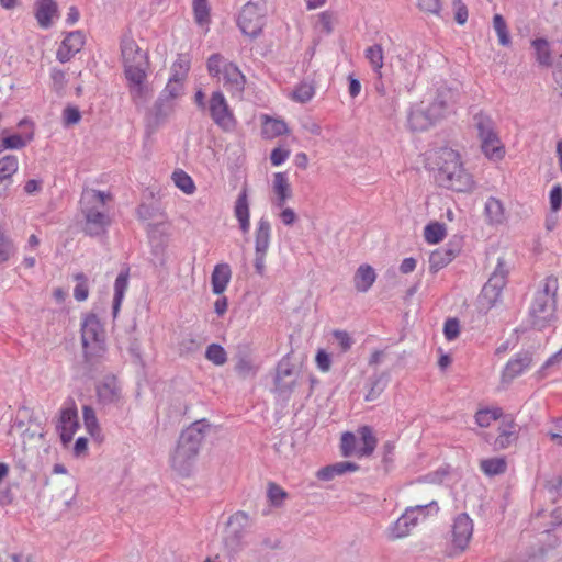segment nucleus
Instances as JSON below:
<instances>
[{"instance_id": "nucleus-1", "label": "nucleus", "mask_w": 562, "mask_h": 562, "mask_svg": "<svg viewBox=\"0 0 562 562\" xmlns=\"http://www.w3.org/2000/svg\"><path fill=\"white\" fill-rule=\"evenodd\" d=\"M436 170V182L446 189L456 192L471 191L475 182L470 172L463 168L460 154L448 147L435 150L428 158Z\"/></svg>"}, {"instance_id": "nucleus-2", "label": "nucleus", "mask_w": 562, "mask_h": 562, "mask_svg": "<svg viewBox=\"0 0 562 562\" xmlns=\"http://www.w3.org/2000/svg\"><path fill=\"white\" fill-rule=\"evenodd\" d=\"M209 428L207 420L200 419L181 431L170 459L171 468L180 475L188 476L190 474Z\"/></svg>"}, {"instance_id": "nucleus-3", "label": "nucleus", "mask_w": 562, "mask_h": 562, "mask_svg": "<svg viewBox=\"0 0 562 562\" xmlns=\"http://www.w3.org/2000/svg\"><path fill=\"white\" fill-rule=\"evenodd\" d=\"M111 194L95 189H87L80 198L81 212L85 217L83 232L89 236L104 234L111 224L110 216L104 212Z\"/></svg>"}, {"instance_id": "nucleus-4", "label": "nucleus", "mask_w": 562, "mask_h": 562, "mask_svg": "<svg viewBox=\"0 0 562 562\" xmlns=\"http://www.w3.org/2000/svg\"><path fill=\"white\" fill-rule=\"evenodd\" d=\"M558 279L549 276L542 288L536 292L529 308L532 328L542 330L555 322Z\"/></svg>"}, {"instance_id": "nucleus-5", "label": "nucleus", "mask_w": 562, "mask_h": 562, "mask_svg": "<svg viewBox=\"0 0 562 562\" xmlns=\"http://www.w3.org/2000/svg\"><path fill=\"white\" fill-rule=\"evenodd\" d=\"M206 68L212 78H217L222 81L223 87L232 98L241 99L246 86V77L236 64L226 60L224 56L216 53L207 58Z\"/></svg>"}, {"instance_id": "nucleus-6", "label": "nucleus", "mask_w": 562, "mask_h": 562, "mask_svg": "<svg viewBox=\"0 0 562 562\" xmlns=\"http://www.w3.org/2000/svg\"><path fill=\"white\" fill-rule=\"evenodd\" d=\"M249 529V516L243 510H238L229 516L226 528L223 533V548L225 553L234 559L247 546V533Z\"/></svg>"}, {"instance_id": "nucleus-7", "label": "nucleus", "mask_w": 562, "mask_h": 562, "mask_svg": "<svg viewBox=\"0 0 562 562\" xmlns=\"http://www.w3.org/2000/svg\"><path fill=\"white\" fill-rule=\"evenodd\" d=\"M120 46L125 77L138 80L142 76H147V53L131 37L123 38Z\"/></svg>"}, {"instance_id": "nucleus-8", "label": "nucleus", "mask_w": 562, "mask_h": 562, "mask_svg": "<svg viewBox=\"0 0 562 562\" xmlns=\"http://www.w3.org/2000/svg\"><path fill=\"white\" fill-rule=\"evenodd\" d=\"M81 341L86 359L98 356L104 350V328L94 313L83 316L81 322Z\"/></svg>"}, {"instance_id": "nucleus-9", "label": "nucleus", "mask_w": 562, "mask_h": 562, "mask_svg": "<svg viewBox=\"0 0 562 562\" xmlns=\"http://www.w3.org/2000/svg\"><path fill=\"white\" fill-rule=\"evenodd\" d=\"M207 110L214 124L224 132L234 131L237 121L231 110L223 92L221 90L213 91L207 104Z\"/></svg>"}, {"instance_id": "nucleus-10", "label": "nucleus", "mask_w": 562, "mask_h": 562, "mask_svg": "<svg viewBox=\"0 0 562 562\" xmlns=\"http://www.w3.org/2000/svg\"><path fill=\"white\" fill-rule=\"evenodd\" d=\"M237 25L243 34L251 38L259 36L265 26L263 9L258 3L247 2L238 14Z\"/></svg>"}, {"instance_id": "nucleus-11", "label": "nucleus", "mask_w": 562, "mask_h": 562, "mask_svg": "<svg viewBox=\"0 0 562 562\" xmlns=\"http://www.w3.org/2000/svg\"><path fill=\"white\" fill-rule=\"evenodd\" d=\"M79 428L78 411L72 398H68L59 411L56 430L64 446H67Z\"/></svg>"}, {"instance_id": "nucleus-12", "label": "nucleus", "mask_w": 562, "mask_h": 562, "mask_svg": "<svg viewBox=\"0 0 562 562\" xmlns=\"http://www.w3.org/2000/svg\"><path fill=\"white\" fill-rule=\"evenodd\" d=\"M97 401L102 406L120 405L123 400L122 385L117 378L108 374L95 385Z\"/></svg>"}, {"instance_id": "nucleus-13", "label": "nucleus", "mask_w": 562, "mask_h": 562, "mask_svg": "<svg viewBox=\"0 0 562 562\" xmlns=\"http://www.w3.org/2000/svg\"><path fill=\"white\" fill-rule=\"evenodd\" d=\"M506 279L507 270L505 269L504 260L499 258L495 270L481 291V296L491 305L496 303L506 284Z\"/></svg>"}, {"instance_id": "nucleus-14", "label": "nucleus", "mask_w": 562, "mask_h": 562, "mask_svg": "<svg viewBox=\"0 0 562 562\" xmlns=\"http://www.w3.org/2000/svg\"><path fill=\"white\" fill-rule=\"evenodd\" d=\"M457 101L458 92L454 89L440 86L437 88L435 97L428 106L440 121L454 111Z\"/></svg>"}, {"instance_id": "nucleus-15", "label": "nucleus", "mask_w": 562, "mask_h": 562, "mask_svg": "<svg viewBox=\"0 0 562 562\" xmlns=\"http://www.w3.org/2000/svg\"><path fill=\"white\" fill-rule=\"evenodd\" d=\"M532 353L528 350H521L515 353L502 370V382L509 383L514 379L524 374L532 366Z\"/></svg>"}, {"instance_id": "nucleus-16", "label": "nucleus", "mask_w": 562, "mask_h": 562, "mask_svg": "<svg viewBox=\"0 0 562 562\" xmlns=\"http://www.w3.org/2000/svg\"><path fill=\"white\" fill-rule=\"evenodd\" d=\"M437 122L439 119L423 103L414 104L408 112L407 124L413 132H425Z\"/></svg>"}, {"instance_id": "nucleus-17", "label": "nucleus", "mask_w": 562, "mask_h": 562, "mask_svg": "<svg viewBox=\"0 0 562 562\" xmlns=\"http://www.w3.org/2000/svg\"><path fill=\"white\" fill-rule=\"evenodd\" d=\"M473 535V520L467 513L459 514L452 525V543L454 548L464 551Z\"/></svg>"}, {"instance_id": "nucleus-18", "label": "nucleus", "mask_w": 562, "mask_h": 562, "mask_svg": "<svg viewBox=\"0 0 562 562\" xmlns=\"http://www.w3.org/2000/svg\"><path fill=\"white\" fill-rule=\"evenodd\" d=\"M85 42L83 32L79 30L68 32L56 52V59L61 64L68 63L82 49Z\"/></svg>"}, {"instance_id": "nucleus-19", "label": "nucleus", "mask_w": 562, "mask_h": 562, "mask_svg": "<svg viewBox=\"0 0 562 562\" xmlns=\"http://www.w3.org/2000/svg\"><path fill=\"white\" fill-rule=\"evenodd\" d=\"M460 252V247L452 243L447 244L445 247L438 248L430 254L429 270L431 273H437L439 270L448 266Z\"/></svg>"}, {"instance_id": "nucleus-20", "label": "nucleus", "mask_w": 562, "mask_h": 562, "mask_svg": "<svg viewBox=\"0 0 562 562\" xmlns=\"http://www.w3.org/2000/svg\"><path fill=\"white\" fill-rule=\"evenodd\" d=\"M35 19L40 27L47 30L53 24V19L57 14L58 8L55 0H36Z\"/></svg>"}, {"instance_id": "nucleus-21", "label": "nucleus", "mask_w": 562, "mask_h": 562, "mask_svg": "<svg viewBox=\"0 0 562 562\" xmlns=\"http://www.w3.org/2000/svg\"><path fill=\"white\" fill-rule=\"evenodd\" d=\"M232 278V269L228 263L222 262L215 265L211 274L212 292L221 295L227 289Z\"/></svg>"}, {"instance_id": "nucleus-22", "label": "nucleus", "mask_w": 562, "mask_h": 562, "mask_svg": "<svg viewBox=\"0 0 562 562\" xmlns=\"http://www.w3.org/2000/svg\"><path fill=\"white\" fill-rule=\"evenodd\" d=\"M418 521H419L418 515L415 514L411 507L406 508V510L401 515V517L391 527L392 538L406 537L409 533L411 529L414 528L418 524Z\"/></svg>"}, {"instance_id": "nucleus-23", "label": "nucleus", "mask_w": 562, "mask_h": 562, "mask_svg": "<svg viewBox=\"0 0 562 562\" xmlns=\"http://www.w3.org/2000/svg\"><path fill=\"white\" fill-rule=\"evenodd\" d=\"M498 436L492 443L495 451L507 449L518 439L516 424L513 420L503 423L498 428Z\"/></svg>"}, {"instance_id": "nucleus-24", "label": "nucleus", "mask_w": 562, "mask_h": 562, "mask_svg": "<svg viewBox=\"0 0 562 562\" xmlns=\"http://www.w3.org/2000/svg\"><path fill=\"white\" fill-rule=\"evenodd\" d=\"M273 192L276 193V206L283 207L286 201L292 196V189L286 172H276L273 175Z\"/></svg>"}, {"instance_id": "nucleus-25", "label": "nucleus", "mask_w": 562, "mask_h": 562, "mask_svg": "<svg viewBox=\"0 0 562 562\" xmlns=\"http://www.w3.org/2000/svg\"><path fill=\"white\" fill-rule=\"evenodd\" d=\"M375 279L376 273L370 265H360L353 276L355 289L360 293H366L373 285Z\"/></svg>"}, {"instance_id": "nucleus-26", "label": "nucleus", "mask_w": 562, "mask_h": 562, "mask_svg": "<svg viewBox=\"0 0 562 562\" xmlns=\"http://www.w3.org/2000/svg\"><path fill=\"white\" fill-rule=\"evenodd\" d=\"M130 269L125 268L122 270L114 281V295L112 304V314L115 318L120 312L125 292L128 288Z\"/></svg>"}, {"instance_id": "nucleus-27", "label": "nucleus", "mask_w": 562, "mask_h": 562, "mask_svg": "<svg viewBox=\"0 0 562 562\" xmlns=\"http://www.w3.org/2000/svg\"><path fill=\"white\" fill-rule=\"evenodd\" d=\"M271 241V224L267 217H261L255 232V252H267Z\"/></svg>"}, {"instance_id": "nucleus-28", "label": "nucleus", "mask_w": 562, "mask_h": 562, "mask_svg": "<svg viewBox=\"0 0 562 562\" xmlns=\"http://www.w3.org/2000/svg\"><path fill=\"white\" fill-rule=\"evenodd\" d=\"M235 216L239 223L240 231L246 234L249 232L250 228V212H249V204L247 200V191L244 189L236 202H235V209H234Z\"/></svg>"}, {"instance_id": "nucleus-29", "label": "nucleus", "mask_w": 562, "mask_h": 562, "mask_svg": "<svg viewBox=\"0 0 562 562\" xmlns=\"http://www.w3.org/2000/svg\"><path fill=\"white\" fill-rule=\"evenodd\" d=\"M19 170V159L15 155H5L0 158V184L13 183V176Z\"/></svg>"}, {"instance_id": "nucleus-30", "label": "nucleus", "mask_w": 562, "mask_h": 562, "mask_svg": "<svg viewBox=\"0 0 562 562\" xmlns=\"http://www.w3.org/2000/svg\"><path fill=\"white\" fill-rule=\"evenodd\" d=\"M481 149L485 157L493 161H499L505 156V147L498 135L481 140Z\"/></svg>"}, {"instance_id": "nucleus-31", "label": "nucleus", "mask_w": 562, "mask_h": 562, "mask_svg": "<svg viewBox=\"0 0 562 562\" xmlns=\"http://www.w3.org/2000/svg\"><path fill=\"white\" fill-rule=\"evenodd\" d=\"M389 383V374L387 373H378L373 374L367 383L368 392L364 396L367 402L375 401L386 389Z\"/></svg>"}, {"instance_id": "nucleus-32", "label": "nucleus", "mask_w": 562, "mask_h": 562, "mask_svg": "<svg viewBox=\"0 0 562 562\" xmlns=\"http://www.w3.org/2000/svg\"><path fill=\"white\" fill-rule=\"evenodd\" d=\"M473 120L474 125L477 130L479 138L481 140L498 135L495 131L494 121L488 114L484 113L483 111H480L474 115Z\"/></svg>"}, {"instance_id": "nucleus-33", "label": "nucleus", "mask_w": 562, "mask_h": 562, "mask_svg": "<svg viewBox=\"0 0 562 562\" xmlns=\"http://www.w3.org/2000/svg\"><path fill=\"white\" fill-rule=\"evenodd\" d=\"M364 57L369 61L372 71L382 77V68L384 65V52L380 44H373L364 49Z\"/></svg>"}, {"instance_id": "nucleus-34", "label": "nucleus", "mask_w": 562, "mask_h": 562, "mask_svg": "<svg viewBox=\"0 0 562 562\" xmlns=\"http://www.w3.org/2000/svg\"><path fill=\"white\" fill-rule=\"evenodd\" d=\"M34 132L33 130L24 135L21 134H11L3 136L0 140V153L5 149H22L26 147V145L33 140Z\"/></svg>"}, {"instance_id": "nucleus-35", "label": "nucleus", "mask_w": 562, "mask_h": 562, "mask_svg": "<svg viewBox=\"0 0 562 562\" xmlns=\"http://www.w3.org/2000/svg\"><path fill=\"white\" fill-rule=\"evenodd\" d=\"M480 469L486 476H496L507 471V461L505 457H494L483 459L480 462Z\"/></svg>"}, {"instance_id": "nucleus-36", "label": "nucleus", "mask_w": 562, "mask_h": 562, "mask_svg": "<svg viewBox=\"0 0 562 562\" xmlns=\"http://www.w3.org/2000/svg\"><path fill=\"white\" fill-rule=\"evenodd\" d=\"M531 46L535 49L536 60L540 66L550 67L552 65V54L550 44L546 38H535L531 41Z\"/></svg>"}, {"instance_id": "nucleus-37", "label": "nucleus", "mask_w": 562, "mask_h": 562, "mask_svg": "<svg viewBox=\"0 0 562 562\" xmlns=\"http://www.w3.org/2000/svg\"><path fill=\"white\" fill-rule=\"evenodd\" d=\"M173 111V102L158 97L151 110V116L156 126L162 124Z\"/></svg>"}, {"instance_id": "nucleus-38", "label": "nucleus", "mask_w": 562, "mask_h": 562, "mask_svg": "<svg viewBox=\"0 0 562 562\" xmlns=\"http://www.w3.org/2000/svg\"><path fill=\"white\" fill-rule=\"evenodd\" d=\"M362 446L358 448L357 453L360 457L371 456L376 447L378 440L373 435L372 428L362 426L358 429Z\"/></svg>"}, {"instance_id": "nucleus-39", "label": "nucleus", "mask_w": 562, "mask_h": 562, "mask_svg": "<svg viewBox=\"0 0 562 562\" xmlns=\"http://www.w3.org/2000/svg\"><path fill=\"white\" fill-rule=\"evenodd\" d=\"M288 133V125L283 120L266 116L262 123V135L274 138Z\"/></svg>"}, {"instance_id": "nucleus-40", "label": "nucleus", "mask_w": 562, "mask_h": 562, "mask_svg": "<svg viewBox=\"0 0 562 562\" xmlns=\"http://www.w3.org/2000/svg\"><path fill=\"white\" fill-rule=\"evenodd\" d=\"M191 60L188 55L180 54L171 66L170 81L181 82L190 70Z\"/></svg>"}, {"instance_id": "nucleus-41", "label": "nucleus", "mask_w": 562, "mask_h": 562, "mask_svg": "<svg viewBox=\"0 0 562 562\" xmlns=\"http://www.w3.org/2000/svg\"><path fill=\"white\" fill-rule=\"evenodd\" d=\"M194 21L199 26H205L209 30L211 22L210 5L207 0H193L192 2Z\"/></svg>"}, {"instance_id": "nucleus-42", "label": "nucleus", "mask_w": 562, "mask_h": 562, "mask_svg": "<svg viewBox=\"0 0 562 562\" xmlns=\"http://www.w3.org/2000/svg\"><path fill=\"white\" fill-rule=\"evenodd\" d=\"M445 236H446L445 224L439 223V222H431L425 226L424 237L428 244H430V245L438 244L445 238Z\"/></svg>"}, {"instance_id": "nucleus-43", "label": "nucleus", "mask_w": 562, "mask_h": 562, "mask_svg": "<svg viewBox=\"0 0 562 562\" xmlns=\"http://www.w3.org/2000/svg\"><path fill=\"white\" fill-rule=\"evenodd\" d=\"M485 214L491 223H502L504 218V209L502 202L496 198H488L485 203Z\"/></svg>"}, {"instance_id": "nucleus-44", "label": "nucleus", "mask_w": 562, "mask_h": 562, "mask_svg": "<svg viewBox=\"0 0 562 562\" xmlns=\"http://www.w3.org/2000/svg\"><path fill=\"white\" fill-rule=\"evenodd\" d=\"M147 76H142L138 80L132 77H125L128 82L131 97L135 103L146 100V86L144 85Z\"/></svg>"}, {"instance_id": "nucleus-45", "label": "nucleus", "mask_w": 562, "mask_h": 562, "mask_svg": "<svg viewBox=\"0 0 562 562\" xmlns=\"http://www.w3.org/2000/svg\"><path fill=\"white\" fill-rule=\"evenodd\" d=\"M172 179L177 188H179L186 194H192L195 191V184L192 178L183 170H176L172 175Z\"/></svg>"}, {"instance_id": "nucleus-46", "label": "nucleus", "mask_w": 562, "mask_h": 562, "mask_svg": "<svg viewBox=\"0 0 562 562\" xmlns=\"http://www.w3.org/2000/svg\"><path fill=\"white\" fill-rule=\"evenodd\" d=\"M16 252L13 240L0 226V263L7 262Z\"/></svg>"}, {"instance_id": "nucleus-47", "label": "nucleus", "mask_w": 562, "mask_h": 562, "mask_svg": "<svg viewBox=\"0 0 562 562\" xmlns=\"http://www.w3.org/2000/svg\"><path fill=\"white\" fill-rule=\"evenodd\" d=\"M503 415V412L501 408H494V409H480L475 413V423L480 427H488L492 422L497 420Z\"/></svg>"}, {"instance_id": "nucleus-48", "label": "nucleus", "mask_w": 562, "mask_h": 562, "mask_svg": "<svg viewBox=\"0 0 562 562\" xmlns=\"http://www.w3.org/2000/svg\"><path fill=\"white\" fill-rule=\"evenodd\" d=\"M205 358L215 366H223L227 361V353L221 345L211 344L205 350Z\"/></svg>"}, {"instance_id": "nucleus-49", "label": "nucleus", "mask_w": 562, "mask_h": 562, "mask_svg": "<svg viewBox=\"0 0 562 562\" xmlns=\"http://www.w3.org/2000/svg\"><path fill=\"white\" fill-rule=\"evenodd\" d=\"M74 279L77 281V284L74 289V297L78 302H83L89 296L88 278L85 273L78 272L74 276Z\"/></svg>"}, {"instance_id": "nucleus-50", "label": "nucleus", "mask_w": 562, "mask_h": 562, "mask_svg": "<svg viewBox=\"0 0 562 562\" xmlns=\"http://www.w3.org/2000/svg\"><path fill=\"white\" fill-rule=\"evenodd\" d=\"M493 26L498 36L499 44L508 46L510 44V36L507 24L501 14H495L493 18Z\"/></svg>"}, {"instance_id": "nucleus-51", "label": "nucleus", "mask_w": 562, "mask_h": 562, "mask_svg": "<svg viewBox=\"0 0 562 562\" xmlns=\"http://www.w3.org/2000/svg\"><path fill=\"white\" fill-rule=\"evenodd\" d=\"M314 94H315L314 88L306 82H302L295 87V89L293 90L292 97H293V100H295L297 102L306 103L314 97Z\"/></svg>"}, {"instance_id": "nucleus-52", "label": "nucleus", "mask_w": 562, "mask_h": 562, "mask_svg": "<svg viewBox=\"0 0 562 562\" xmlns=\"http://www.w3.org/2000/svg\"><path fill=\"white\" fill-rule=\"evenodd\" d=\"M82 417L88 432L90 435H94V432L99 430L98 418L94 409L89 405H85L82 408Z\"/></svg>"}, {"instance_id": "nucleus-53", "label": "nucleus", "mask_w": 562, "mask_h": 562, "mask_svg": "<svg viewBox=\"0 0 562 562\" xmlns=\"http://www.w3.org/2000/svg\"><path fill=\"white\" fill-rule=\"evenodd\" d=\"M356 443H357V438L352 432H350V431L344 432L341 436V441H340L341 454L344 457H349L353 452H356L358 450L356 447Z\"/></svg>"}, {"instance_id": "nucleus-54", "label": "nucleus", "mask_w": 562, "mask_h": 562, "mask_svg": "<svg viewBox=\"0 0 562 562\" xmlns=\"http://www.w3.org/2000/svg\"><path fill=\"white\" fill-rule=\"evenodd\" d=\"M333 337L336 339L341 352H347L353 345V339L348 331L341 329L333 330Z\"/></svg>"}, {"instance_id": "nucleus-55", "label": "nucleus", "mask_w": 562, "mask_h": 562, "mask_svg": "<svg viewBox=\"0 0 562 562\" xmlns=\"http://www.w3.org/2000/svg\"><path fill=\"white\" fill-rule=\"evenodd\" d=\"M81 113L77 106L68 105L63 111V121L65 126H70L79 123Z\"/></svg>"}, {"instance_id": "nucleus-56", "label": "nucleus", "mask_w": 562, "mask_h": 562, "mask_svg": "<svg viewBox=\"0 0 562 562\" xmlns=\"http://www.w3.org/2000/svg\"><path fill=\"white\" fill-rule=\"evenodd\" d=\"M443 334L448 341L454 340L460 334V323L457 318H448L443 325Z\"/></svg>"}, {"instance_id": "nucleus-57", "label": "nucleus", "mask_w": 562, "mask_h": 562, "mask_svg": "<svg viewBox=\"0 0 562 562\" xmlns=\"http://www.w3.org/2000/svg\"><path fill=\"white\" fill-rule=\"evenodd\" d=\"M268 497L272 505L279 506L286 497L285 491L276 483H269Z\"/></svg>"}, {"instance_id": "nucleus-58", "label": "nucleus", "mask_w": 562, "mask_h": 562, "mask_svg": "<svg viewBox=\"0 0 562 562\" xmlns=\"http://www.w3.org/2000/svg\"><path fill=\"white\" fill-rule=\"evenodd\" d=\"M294 386H295L294 380L286 381V379L279 380L278 378H274V390L281 396H284L288 398L291 395V393L293 392Z\"/></svg>"}, {"instance_id": "nucleus-59", "label": "nucleus", "mask_w": 562, "mask_h": 562, "mask_svg": "<svg viewBox=\"0 0 562 562\" xmlns=\"http://www.w3.org/2000/svg\"><path fill=\"white\" fill-rule=\"evenodd\" d=\"M411 508L418 515L419 519H425L430 513L437 514L439 512V506L436 501H431L426 505H416Z\"/></svg>"}, {"instance_id": "nucleus-60", "label": "nucleus", "mask_w": 562, "mask_h": 562, "mask_svg": "<svg viewBox=\"0 0 562 562\" xmlns=\"http://www.w3.org/2000/svg\"><path fill=\"white\" fill-rule=\"evenodd\" d=\"M236 371L243 376L254 375L256 373V369L252 362L247 357H241L238 359L236 363Z\"/></svg>"}, {"instance_id": "nucleus-61", "label": "nucleus", "mask_w": 562, "mask_h": 562, "mask_svg": "<svg viewBox=\"0 0 562 562\" xmlns=\"http://www.w3.org/2000/svg\"><path fill=\"white\" fill-rule=\"evenodd\" d=\"M316 366L322 372H328L331 367V357L324 349H319L315 357Z\"/></svg>"}, {"instance_id": "nucleus-62", "label": "nucleus", "mask_w": 562, "mask_h": 562, "mask_svg": "<svg viewBox=\"0 0 562 562\" xmlns=\"http://www.w3.org/2000/svg\"><path fill=\"white\" fill-rule=\"evenodd\" d=\"M181 82L168 81L165 89L161 91L160 97L173 102V100L180 94Z\"/></svg>"}, {"instance_id": "nucleus-63", "label": "nucleus", "mask_w": 562, "mask_h": 562, "mask_svg": "<svg viewBox=\"0 0 562 562\" xmlns=\"http://www.w3.org/2000/svg\"><path fill=\"white\" fill-rule=\"evenodd\" d=\"M289 156H290L289 149L277 147V148L272 149V151L270 154V161H271L272 166L278 167V166L282 165L283 162H285L286 159L289 158Z\"/></svg>"}, {"instance_id": "nucleus-64", "label": "nucleus", "mask_w": 562, "mask_h": 562, "mask_svg": "<svg viewBox=\"0 0 562 562\" xmlns=\"http://www.w3.org/2000/svg\"><path fill=\"white\" fill-rule=\"evenodd\" d=\"M550 206L553 212H557L562 206V187L554 186L550 191Z\"/></svg>"}]
</instances>
